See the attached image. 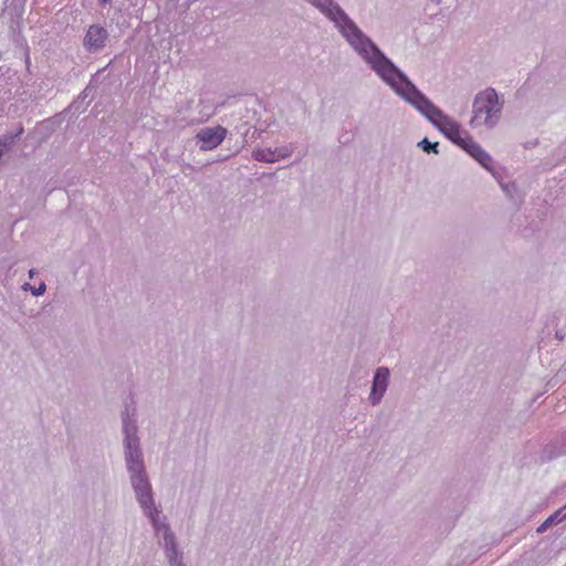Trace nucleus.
I'll return each instance as SVG.
<instances>
[{"mask_svg": "<svg viewBox=\"0 0 566 566\" xmlns=\"http://www.w3.org/2000/svg\"><path fill=\"white\" fill-rule=\"evenodd\" d=\"M312 3L328 19L335 22L350 45L371 65L377 74L400 96L424 115L448 139L465 150L484 168L491 169L492 159L460 124L443 114L424 97L384 54L366 39L357 27L348 20L342 9L332 0H312Z\"/></svg>", "mask_w": 566, "mask_h": 566, "instance_id": "f257e3e1", "label": "nucleus"}, {"mask_svg": "<svg viewBox=\"0 0 566 566\" xmlns=\"http://www.w3.org/2000/svg\"><path fill=\"white\" fill-rule=\"evenodd\" d=\"M136 439L127 434L126 438V460L129 471L133 472L132 482L135 488L138 501L145 509L146 513L150 516L157 536H161L165 541L167 556L170 563H175L177 558V549L172 534L166 524L158 522L159 512L151 507L153 500L150 494V486L143 474V461L138 451Z\"/></svg>", "mask_w": 566, "mask_h": 566, "instance_id": "f03ea898", "label": "nucleus"}, {"mask_svg": "<svg viewBox=\"0 0 566 566\" xmlns=\"http://www.w3.org/2000/svg\"><path fill=\"white\" fill-rule=\"evenodd\" d=\"M501 105L499 97L493 88H488L479 93L473 104L472 126H493L499 119Z\"/></svg>", "mask_w": 566, "mask_h": 566, "instance_id": "7ed1b4c3", "label": "nucleus"}, {"mask_svg": "<svg viewBox=\"0 0 566 566\" xmlns=\"http://www.w3.org/2000/svg\"><path fill=\"white\" fill-rule=\"evenodd\" d=\"M227 129L222 126L206 127L197 134L201 149L211 150L218 147L226 138Z\"/></svg>", "mask_w": 566, "mask_h": 566, "instance_id": "20e7f679", "label": "nucleus"}, {"mask_svg": "<svg viewBox=\"0 0 566 566\" xmlns=\"http://www.w3.org/2000/svg\"><path fill=\"white\" fill-rule=\"evenodd\" d=\"M107 31L99 25H91L84 39V45L88 50H98L104 46L107 40Z\"/></svg>", "mask_w": 566, "mask_h": 566, "instance_id": "39448f33", "label": "nucleus"}, {"mask_svg": "<svg viewBox=\"0 0 566 566\" xmlns=\"http://www.w3.org/2000/svg\"><path fill=\"white\" fill-rule=\"evenodd\" d=\"M388 377H389V370L387 368L380 367L377 369L374 381H373V388L370 394V399L373 403L379 402L380 398L382 397L387 384H388Z\"/></svg>", "mask_w": 566, "mask_h": 566, "instance_id": "423d86ee", "label": "nucleus"}, {"mask_svg": "<svg viewBox=\"0 0 566 566\" xmlns=\"http://www.w3.org/2000/svg\"><path fill=\"white\" fill-rule=\"evenodd\" d=\"M564 517H566V513L562 515V510L556 511L553 515L546 518L541 526H538L537 532L542 533L546 531L551 525L560 522Z\"/></svg>", "mask_w": 566, "mask_h": 566, "instance_id": "0eeeda50", "label": "nucleus"}, {"mask_svg": "<svg viewBox=\"0 0 566 566\" xmlns=\"http://www.w3.org/2000/svg\"><path fill=\"white\" fill-rule=\"evenodd\" d=\"M419 146L423 149L426 153H434L438 154V146L439 143H430L427 138L422 139L419 143Z\"/></svg>", "mask_w": 566, "mask_h": 566, "instance_id": "6e6552de", "label": "nucleus"}, {"mask_svg": "<svg viewBox=\"0 0 566 566\" xmlns=\"http://www.w3.org/2000/svg\"><path fill=\"white\" fill-rule=\"evenodd\" d=\"M253 157L256 160H264V161H273V155L272 154H265L264 150L258 149L253 151Z\"/></svg>", "mask_w": 566, "mask_h": 566, "instance_id": "1a4fd4ad", "label": "nucleus"}, {"mask_svg": "<svg viewBox=\"0 0 566 566\" xmlns=\"http://www.w3.org/2000/svg\"><path fill=\"white\" fill-rule=\"evenodd\" d=\"M44 291H45V284H44V283H41V284H40V286H39L38 289L32 290V293H33L34 295H41V294H43V293H44Z\"/></svg>", "mask_w": 566, "mask_h": 566, "instance_id": "9d476101", "label": "nucleus"}]
</instances>
